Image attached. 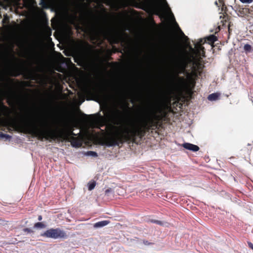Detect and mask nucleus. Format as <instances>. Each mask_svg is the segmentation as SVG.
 <instances>
[{
	"label": "nucleus",
	"mask_w": 253,
	"mask_h": 253,
	"mask_svg": "<svg viewBox=\"0 0 253 253\" xmlns=\"http://www.w3.org/2000/svg\"><path fill=\"white\" fill-rule=\"evenodd\" d=\"M96 0H76L73 1V4L78 5L81 2V1H82L83 2L84 1H86V2L90 3L93 1H95Z\"/></svg>",
	"instance_id": "12"
},
{
	"label": "nucleus",
	"mask_w": 253,
	"mask_h": 253,
	"mask_svg": "<svg viewBox=\"0 0 253 253\" xmlns=\"http://www.w3.org/2000/svg\"><path fill=\"white\" fill-rule=\"evenodd\" d=\"M34 227L36 228L42 229L45 228V225L42 222H37L35 224Z\"/></svg>",
	"instance_id": "13"
},
{
	"label": "nucleus",
	"mask_w": 253,
	"mask_h": 253,
	"mask_svg": "<svg viewBox=\"0 0 253 253\" xmlns=\"http://www.w3.org/2000/svg\"><path fill=\"white\" fill-rule=\"evenodd\" d=\"M3 135H4V136H0V138H5L6 139H9L11 137V136L7 134L3 133Z\"/></svg>",
	"instance_id": "17"
},
{
	"label": "nucleus",
	"mask_w": 253,
	"mask_h": 253,
	"mask_svg": "<svg viewBox=\"0 0 253 253\" xmlns=\"http://www.w3.org/2000/svg\"><path fill=\"white\" fill-rule=\"evenodd\" d=\"M42 219V215H39V216H38V220L40 221V220H41Z\"/></svg>",
	"instance_id": "22"
},
{
	"label": "nucleus",
	"mask_w": 253,
	"mask_h": 253,
	"mask_svg": "<svg viewBox=\"0 0 253 253\" xmlns=\"http://www.w3.org/2000/svg\"><path fill=\"white\" fill-rule=\"evenodd\" d=\"M243 3H251L253 0H239Z\"/></svg>",
	"instance_id": "18"
},
{
	"label": "nucleus",
	"mask_w": 253,
	"mask_h": 253,
	"mask_svg": "<svg viewBox=\"0 0 253 253\" xmlns=\"http://www.w3.org/2000/svg\"><path fill=\"white\" fill-rule=\"evenodd\" d=\"M219 96L216 93H212L208 96V99L210 101H215L217 100Z\"/></svg>",
	"instance_id": "10"
},
{
	"label": "nucleus",
	"mask_w": 253,
	"mask_h": 253,
	"mask_svg": "<svg viewBox=\"0 0 253 253\" xmlns=\"http://www.w3.org/2000/svg\"><path fill=\"white\" fill-rule=\"evenodd\" d=\"M87 155L90 156L91 157H95L97 156V154L94 151H88L86 153Z\"/></svg>",
	"instance_id": "15"
},
{
	"label": "nucleus",
	"mask_w": 253,
	"mask_h": 253,
	"mask_svg": "<svg viewBox=\"0 0 253 253\" xmlns=\"http://www.w3.org/2000/svg\"><path fill=\"white\" fill-rule=\"evenodd\" d=\"M23 230L25 232H27L29 233V232H32V230L29 228H24L23 229Z\"/></svg>",
	"instance_id": "20"
},
{
	"label": "nucleus",
	"mask_w": 253,
	"mask_h": 253,
	"mask_svg": "<svg viewBox=\"0 0 253 253\" xmlns=\"http://www.w3.org/2000/svg\"><path fill=\"white\" fill-rule=\"evenodd\" d=\"M110 191H111V189H107V190L105 191V193H107L109 192Z\"/></svg>",
	"instance_id": "23"
},
{
	"label": "nucleus",
	"mask_w": 253,
	"mask_h": 253,
	"mask_svg": "<svg viewBox=\"0 0 253 253\" xmlns=\"http://www.w3.org/2000/svg\"><path fill=\"white\" fill-rule=\"evenodd\" d=\"M244 49L247 52H250L251 50V46L250 44H246L244 46Z\"/></svg>",
	"instance_id": "16"
},
{
	"label": "nucleus",
	"mask_w": 253,
	"mask_h": 253,
	"mask_svg": "<svg viewBox=\"0 0 253 253\" xmlns=\"http://www.w3.org/2000/svg\"><path fill=\"white\" fill-rule=\"evenodd\" d=\"M109 223V221L108 220H103L101 221L97 222L95 223L93 225V227L95 228H99L101 227H103L107 225Z\"/></svg>",
	"instance_id": "9"
},
{
	"label": "nucleus",
	"mask_w": 253,
	"mask_h": 253,
	"mask_svg": "<svg viewBox=\"0 0 253 253\" xmlns=\"http://www.w3.org/2000/svg\"><path fill=\"white\" fill-rule=\"evenodd\" d=\"M153 10L154 13L159 15L160 17L165 19H169L172 22H174L179 30L180 33L185 36L184 33L181 31L176 23L174 15L166 0H162L161 4H154L153 5Z\"/></svg>",
	"instance_id": "4"
},
{
	"label": "nucleus",
	"mask_w": 253,
	"mask_h": 253,
	"mask_svg": "<svg viewBox=\"0 0 253 253\" xmlns=\"http://www.w3.org/2000/svg\"><path fill=\"white\" fill-rule=\"evenodd\" d=\"M208 40L210 42H214L217 40V38L216 37V36L212 35L208 38Z\"/></svg>",
	"instance_id": "14"
},
{
	"label": "nucleus",
	"mask_w": 253,
	"mask_h": 253,
	"mask_svg": "<svg viewBox=\"0 0 253 253\" xmlns=\"http://www.w3.org/2000/svg\"><path fill=\"white\" fill-rule=\"evenodd\" d=\"M32 132L40 139H53L66 132L68 136L76 135L72 130H67L66 128L60 129L59 123L56 121H40L38 124H34L32 129Z\"/></svg>",
	"instance_id": "2"
},
{
	"label": "nucleus",
	"mask_w": 253,
	"mask_h": 253,
	"mask_svg": "<svg viewBox=\"0 0 253 253\" xmlns=\"http://www.w3.org/2000/svg\"><path fill=\"white\" fill-rule=\"evenodd\" d=\"M152 222H154V223H156L158 224H160V225H161L162 224V222L160 221H159V220H152Z\"/></svg>",
	"instance_id": "19"
},
{
	"label": "nucleus",
	"mask_w": 253,
	"mask_h": 253,
	"mask_svg": "<svg viewBox=\"0 0 253 253\" xmlns=\"http://www.w3.org/2000/svg\"><path fill=\"white\" fill-rule=\"evenodd\" d=\"M71 144L72 146L75 148H79L82 144L80 139L73 136L71 137Z\"/></svg>",
	"instance_id": "8"
},
{
	"label": "nucleus",
	"mask_w": 253,
	"mask_h": 253,
	"mask_svg": "<svg viewBox=\"0 0 253 253\" xmlns=\"http://www.w3.org/2000/svg\"><path fill=\"white\" fill-rule=\"evenodd\" d=\"M215 4L217 5V1H216L215 2Z\"/></svg>",
	"instance_id": "24"
},
{
	"label": "nucleus",
	"mask_w": 253,
	"mask_h": 253,
	"mask_svg": "<svg viewBox=\"0 0 253 253\" xmlns=\"http://www.w3.org/2000/svg\"><path fill=\"white\" fill-rule=\"evenodd\" d=\"M105 36V31L102 27L94 28L92 30V36L94 39H98L102 36Z\"/></svg>",
	"instance_id": "6"
},
{
	"label": "nucleus",
	"mask_w": 253,
	"mask_h": 253,
	"mask_svg": "<svg viewBox=\"0 0 253 253\" xmlns=\"http://www.w3.org/2000/svg\"><path fill=\"white\" fill-rule=\"evenodd\" d=\"M42 235L47 238L54 239L59 238L65 239L68 238V235L66 233L59 228L55 229L50 228L48 229L42 233Z\"/></svg>",
	"instance_id": "5"
},
{
	"label": "nucleus",
	"mask_w": 253,
	"mask_h": 253,
	"mask_svg": "<svg viewBox=\"0 0 253 253\" xmlns=\"http://www.w3.org/2000/svg\"><path fill=\"white\" fill-rule=\"evenodd\" d=\"M182 146L185 149L193 152H197L199 150V147L197 145L189 143H184L182 144Z\"/></svg>",
	"instance_id": "7"
},
{
	"label": "nucleus",
	"mask_w": 253,
	"mask_h": 253,
	"mask_svg": "<svg viewBox=\"0 0 253 253\" xmlns=\"http://www.w3.org/2000/svg\"><path fill=\"white\" fill-rule=\"evenodd\" d=\"M248 245L253 250V244L252 243L249 242L248 243Z\"/></svg>",
	"instance_id": "21"
},
{
	"label": "nucleus",
	"mask_w": 253,
	"mask_h": 253,
	"mask_svg": "<svg viewBox=\"0 0 253 253\" xmlns=\"http://www.w3.org/2000/svg\"><path fill=\"white\" fill-rule=\"evenodd\" d=\"M203 42V40L200 39L198 42L194 43V48L189 46V51L185 50L183 57L180 59L173 60V58H171L169 60L170 63L173 67L175 74L174 78V82L172 84L175 88L181 89L185 86L186 84L184 78L179 77L178 75L185 74L188 65H190L192 70H195L198 58H201L204 56V48L202 46Z\"/></svg>",
	"instance_id": "1"
},
{
	"label": "nucleus",
	"mask_w": 253,
	"mask_h": 253,
	"mask_svg": "<svg viewBox=\"0 0 253 253\" xmlns=\"http://www.w3.org/2000/svg\"><path fill=\"white\" fill-rule=\"evenodd\" d=\"M96 186V182L94 181L89 182L87 184L88 189L90 191L93 190Z\"/></svg>",
	"instance_id": "11"
},
{
	"label": "nucleus",
	"mask_w": 253,
	"mask_h": 253,
	"mask_svg": "<svg viewBox=\"0 0 253 253\" xmlns=\"http://www.w3.org/2000/svg\"><path fill=\"white\" fill-rule=\"evenodd\" d=\"M153 110L151 109L145 114L142 123L139 125H133L131 128L126 127L120 133L112 134L105 139V144L110 147L119 145L124 138H127L130 135L135 136L141 132L142 127H146L148 121L151 119V115Z\"/></svg>",
	"instance_id": "3"
}]
</instances>
